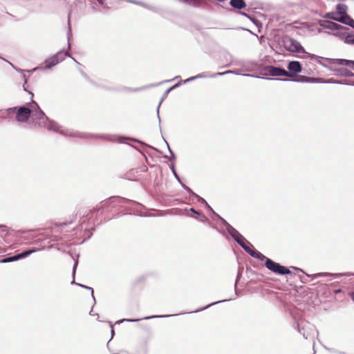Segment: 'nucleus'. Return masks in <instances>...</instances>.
<instances>
[{"instance_id":"f257e3e1","label":"nucleus","mask_w":354,"mask_h":354,"mask_svg":"<svg viewBox=\"0 0 354 354\" xmlns=\"http://www.w3.org/2000/svg\"><path fill=\"white\" fill-rule=\"evenodd\" d=\"M282 42L284 48L288 51L295 53H304V56L302 57L303 58L316 60L317 63L323 64L320 60L321 59H324L323 57L306 53L300 43L293 38L286 36L283 38Z\"/></svg>"},{"instance_id":"f03ea898","label":"nucleus","mask_w":354,"mask_h":354,"mask_svg":"<svg viewBox=\"0 0 354 354\" xmlns=\"http://www.w3.org/2000/svg\"><path fill=\"white\" fill-rule=\"evenodd\" d=\"M232 236L236 240V241L252 257L255 258H260V257H265L259 252L254 250L253 245L248 241L245 237L241 235L238 231L234 230L233 232H231Z\"/></svg>"},{"instance_id":"7ed1b4c3","label":"nucleus","mask_w":354,"mask_h":354,"mask_svg":"<svg viewBox=\"0 0 354 354\" xmlns=\"http://www.w3.org/2000/svg\"><path fill=\"white\" fill-rule=\"evenodd\" d=\"M265 266L269 270L278 274H288L290 273L288 268L268 258L266 260Z\"/></svg>"},{"instance_id":"20e7f679","label":"nucleus","mask_w":354,"mask_h":354,"mask_svg":"<svg viewBox=\"0 0 354 354\" xmlns=\"http://www.w3.org/2000/svg\"><path fill=\"white\" fill-rule=\"evenodd\" d=\"M14 109L17 110L16 120L19 122H26L31 115V109H29V106L15 107Z\"/></svg>"},{"instance_id":"39448f33","label":"nucleus","mask_w":354,"mask_h":354,"mask_svg":"<svg viewBox=\"0 0 354 354\" xmlns=\"http://www.w3.org/2000/svg\"><path fill=\"white\" fill-rule=\"evenodd\" d=\"M298 327L299 330L302 332L304 336L307 338L309 335H310L315 330L314 326L304 321H300L298 323Z\"/></svg>"},{"instance_id":"423d86ee","label":"nucleus","mask_w":354,"mask_h":354,"mask_svg":"<svg viewBox=\"0 0 354 354\" xmlns=\"http://www.w3.org/2000/svg\"><path fill=\"white\" fill-rule=\"evenodd\" d=\"M29 109H31V115L37 119H41L44 117V112L41 110L38 104L32 101L28 104Z\"/></svg>"},{"instance_id":"0eeeda50","label":"nucleus","mask_w":354,"mask_h":354,"mask_svg":"<svg viewBox=\"0 0 354 354\" xmlns=\"http://www.w3.org/2000/svg\"><path fill=\"white\" fill-rule=\"evenodd\" d=\"M296 81L308 83H324L325 80L320 77H310L304 75H297Z\"/></svg>"},{"instance_id":"6e6552de","label":"nucleus","mask_w":354,"mask_h":354,"mask_svg":"<svg viewBox=\"0 0 354 354\" xmlns=\"http://www.w3.org/2000/svg\"><path fill=\"white\" fill-rule=\"evenodd\" d=\"M268 71L270 74L272 76H288L292 77L293 75L290 74L289 72L286 71L284 69H281L279 68L271 66L269 68Z\"/></svg>"},{"instance_id":"1a4fd4ad","label":"nucleus","mask_w":354,"mask_h":354,"mask_svg":"<svg viewBox=\"0 0 354 354\" xmlns=\"http://www.w3.org/2000/svg\"><path fill=\"white\" fill-rule=\"evenodd\" d=\"M321 26L324 28L332 30H340L344 29V27H343L342 26L330 21H324L321 24Z\"/></svg>"},{"instance_id":"9d476101","label":"nucleus","mask_w":354,"mask_h":354,"mask_svg":"<svg viewBox=\"0 0 354 354\" xmlns=\"http://www.w3.org/2000/svg\"><path fill=\"white\" fill-rule=\"evenodd\" d=\"M146 284L145 277L142 276L135 279L132 283V288L135 290H141Z\"/></svg>"},{"instance_id":"9b49d317","label":"nucleus","mask_w":354,"mask_h":354,"mask_svg":"<svg viewBox=\"0 0 354 354\" xmlns=\"http://www.w3.org/2000/svg\"><path fill=\"white\" fill-rule=\"evenodd\" d=\"M288 68L290 71V73H299L301 71V66L299 62L292 61L288 64Z\"/></svg>"},{"instance_id":"f8f14e48","label":"nucleus","mask_w":354,"mask_h":354,"mask_svg":"<svg viewBox=\"0 0 354 354\" xmlns=\"http://www.w3.org/2000/svg\"><path fill=\"white\" fill-rule=\"evenodd\" d=\"M329 63H337L340 65H346L351 66L353 69H354V61L347 60V59H326Z\"/></svg>"},{"instance_id":"ddd939ff","label":"nucleus","mask_w":354,"mask_h":354,"mask_svg":"<svg viewBox=\"0 0 354 354\" xmlns=\"http://www.w3.org/2000/svg\"><path fill=\"white\" fill-rule=\"evenodd\" d=\"M35 252V250H26V251H25L24 252H21V253L18 254L17 255H15L13 257H10V259L11 262L12 261H17L19 259H23V258H25V257H28V255L31 254L32 253H33Z\"/></svg>"},{"instance_id":"4468645a","label":"nucleus","mask_w":354,"mask_h":354,"mask_svg":"<svg viewBox=\"0 0 354 354\" xmlns=\"http://www.w3.org/2000/svg\"><path fill=\"white\" fill-rule=\"evenodd\" d=\"M339 22L348 25L354 28V20L351 18L347 14L339 17Z\"/></svg>"},{"instance_id":"2eb2a0df","label":"nucleus","mask_w":354,"mask_h":354,"mask_svg":"<svg viewBox=\"0 0 354 354\" xmlns=\"http://www.w3.org/2000/svg\"><path fill=\"white\" fill-rule=\"evenodd\" d=\"M230 4L232 7L239 10L246 7V4L243 0H230Z\"/></svg>"},{"instance_id":"dca6fc26","label":"nucleus","mask_w":354,"mask_h":354,"mask_svg":"<svg viewBox=\"0 0 354 354\" xmlns=\"http://www.w3.org/2000/svg\"><path fill=\"white\" fill-rule=\"evenodd\" d=\"M57 63H58L57 56H54L46 61V66L48 68L56 65Z\"/></svg>"},{"instance_id":"f3484780","label":"nucleus","mask_w":354,"mask_h":354,"mask_svg":"<svg viewBox=\"0 0 354 354\" xmlns=\"http://www.w3.org/2000/svg\"><path fill=\"white\" fill-rule=\"evenodd\" d=\"M183 2L188 3L193 6H199L202 2V0H183Z\"/></svg>"},{"instance_id":"a211bd4d","label":"nucleus","mask_w":354,"mask_h":354,"mask_svg":"<svg viewBox=\"0 0 354 354\" xmlns=\"http://www.w3.org/2000/svg\"><path fill=\"white\" fill-rule=\"evenodd\" d=\"M337 10L338 14H340L341 16L344 15H346V6L345 5L339 4L337 6Z\"/></svg>"},{"instance_id":"6ab92c4d","label":"nucleus","mask_w":354,"mask_h":354,"mask_svg":"<svg viewBox=\"0 0 354 354\" xmlns=\"http://www.w3.org/2000/svg\"><path fill=\"white\" fill-rule=\"evenodd\" d=\"M325 17L339 22V17H337L335 12H328L325 15Z\"/></svg>"},{"instance_id":"aec40b11","label":"nucleus","mask_w":354,"mask_h":354,"mask_svg":"<svg viewBox=\"0 0 354 354\" xmlns=\"http://www.w3.org/2000/svg\"><path fill=\"white\" fill-rule=\"evenodd\" d=\"M1 263H8V262H11V261H10V257H8V258H5V259H3L2 260H1Z\"/></svg>"},{"instance_id":"412c9836","label":"nucleus","mask_w":354,"mask_h":354,"mask_svg":"<svg viewBox=\"0 0 354 354\" xmlns=\"http://www.w3.org/2000/svg\"><path fill=\"white\" fill-rule=\"evenodd\" d=\"M350 296H351V299H353V301H354V292H351Z\"/></svg>"},{"instance_id":"4be33fe9","label":"nucleus","mask_w":354,"mask_h":354,"mask_svg":"<svg viewBox=\"0 0 354 354\" xmlns=\"http://www.w3.org/2000/svg\"><path fill=\"white\" fill-rule=\"evenodd\" d=\"M342 292L341 289H337V290H334V292H335V294L339 293V292Z\"/></svg>"},{"instance_id":"5701e85b","label":"nucleus","mask_w":354,"mask_h":354,"mask_svg":"<svg viewBox=\"0 0 354 354\" xmlns=\"http://www.w3.org/2000/svg\"><path fill=\"white\" fill-rule=\"evenodd\" d=\"M26 83H27V81H26V80H25V83H24V90H25V91H28V90H27V88H26Z\"/></svg>"},{"instance_id":"b1692460","label":"nucleus","mask_w":354,"mask_h":354,"mask_svg":"<svg viewBox=\"0 0 354 354\" xmlns=\"http://www.w3.org/2000/svg\"><path fill=\"white\" fill-rule=\"evenodd\" d=\"M104 1H105V0H97V1H98L100 4H102V5H103V4H104Z\"/></svg>"},{"instance_id":"393cba45","label":"nucleus","mask_w":354,"mask_h":354,"mask_svg":"<svg viewBox=\"0 0 354 354\" xmlns=\"http://www.w3.org/2000/svg\"><path fill=\"white\" fill-rule=\"evenodd\" d=\"M191 210L194 212V213H196V214H199L198 212L195 211L194 209H191Z\"/></svg>"},{"instance_id":"a878e982","label":"nucleus","mask_w":354,"mask_h":354,"mask_svg":"<svg viewBox=\"0 0 354 354\" xmlns=\"http://www.w3.org/2000/svg\"><path fill=\"white\" fill-rule=\"evenodd\" d=\"M353 43H354V39H353Z\"/></svg>"}]
</instances>
